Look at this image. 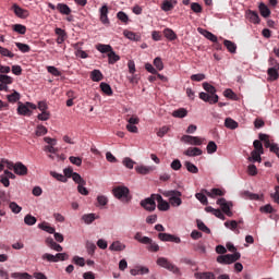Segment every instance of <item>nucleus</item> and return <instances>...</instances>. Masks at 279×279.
Here are the masks:
<instances>
[{
  "instance_id": "f257e3e1",
  "label": "nucleus",
  "mask_w": 279,
  "mask_h": 279,
  "mask_svg": "<svg viewBox=\"0 0 279 279\" xmlns=\"http://www.w3.org/2000/svg\"><path fill=\"white\" fill-rule=\"evenodd\" d=\"M203 88L206 93H199V99L206 101L207 104H218L219 102V95H217V88L210 85L209 83H203Z\"/></svg>"
},
{
  "instance_id": "f03ea898",
  "label": "nucleus",
  "mask_w": 279,
  "mask_h": 279,
  "mask_svg": "<svg viewBox=\"0 0 279 279\" xmlns=\"http://www.w3.org/2000/svg\"><path fill=\"white\" fill-rule=\"evenodd\" d=\"M134 239L135 241H138V243H142L143 245H148V252H160V246L158 245V243L154 242V240H151L149 236H144L143 233L137 232Z\"/></svg>"
},
{
  "instance_id": "7ed1b4c3",
  "label": "nucleus",
  "mask_w": 279,
  "mask_h": 279,
  "mask_svg": "<svg viewBox=\"0 0 279 279\" xmlns=\"http://www.w3.org/2000/svg\"><path fill=\"white\" fill-rule=\"evenodd\" d=\"M156 264L159 267H162V269L171 271L172 274H174V276H182V271L180 270V268L171 263L167 257H158Z\"/></svg>"
},
{
  "instance_id": "20e7f679",
  "label": "nucleus",
  "mask_w": 279,
  "mask_h": 279,
  "mask_svg": "<svg viewBox=\"0 0 279 279\" xmlns=\"http://www.w3.org/2000/svg\"><path fill=\"white\" fill-rule=\"evenodd\" d=\"M241 258V253L235 252L233 254L219 255L217 257V263L220 265H232V263H236Z\"/></svg>"
},
{
  "instance_id": "39448f33",
  "label": "nucleus",
  "mask_w": 279,
  "mask_h": 279,
  "mask_svg": "<svg viewBox=\"0 0 279 279\" xmlns=\"http://www.w3.org/2000/svg\"><path fill=\"white\" fill-rule=\"evenodd\" d=\"M156 197L157 194H151L150 197L141 201L140 206L148 213H154V210H156Z\"/></svg>"
},
{
  "instance_id": "423d86ee",
  "label": "nucleus",
  "mask_w": 279,
  "mask_h": 279,
  "mask_svg": "<svg viewBox=\"0 0 279 279\" xmlns=\"http://www.w3.org/2000/svg\"><path fill=\"white\" fill-rule=\"evenodd\" d=\"M32 110H36V105L32 102H19L17 114L22 117H32Z\"/></svg>"
},
{
  "instance_id": "0eeeda50",
  "label": "nucleus",
  "mask_w": 279,
  "mask_h": 279,
  "mask_svg": "<svg viewBox=\"0 0 279 279\" xmlns=\"http://www.w3.org/2000/svg\"><path fill=\"white\" fill-rule=\"evenodd\" d=\"M113 195L117 199H123L124 202H130V189L126 186H117L113 189Z\"/></svg>"
},
{
  "instance_id": "6e6552de",
  "label": "nucleus",
  "mask_w": 279,
  "mask_h": 279,
  "mask_svg": "<svg viewBox=\"0 0 279 279\" xmlns=\"http://www.w3.org/2000/svg\"><path fill=\"white\" fill-rule=\"evenodd\" d=\"M167 196L170 197L169 202L171 206H174V207L182 206V198H180L182 197V192L178 190H172L167 193Z\"/></svg>"
},
{
  "instance_id": "1a4fd4ad",
  "label": "nucleus",
  "mask_w": 279,
  "mask_h": 279,
  "mask_svg": "<svg viewBox=\"0 0 279 279\" xmlns=\"http://www.w3.org/2000/svg\"><path fill=\"white\" fill-rule=\"evenodd\" d=\"M10 171H14L15 175H27L28 169L23 162H12V167L9 168Z\"/></svg>"
},
{
  "instance_id": "9d476101",
  "label": "nucleus",
  "mask_w": 279,
  "mask_h": 279,
  "mask_svg": "<svg viewBox=\"0 0 279 279\" xmlns=\"http://www.w3.org/2000/svg\"><path fill=\"white\" fill-rule=\"evenodd\" d=\"M181 141L183 143H187V145H194V146H199L204 144V138L199 136H193V135H183L181 137Z\"/></svg>"
},
{
  "instance_id": "9b49d317",
  "label": "nucleus",
  "mask_w": 279,
  "mask_h": 279,
  "mask_svg": "<svg viewBox=\"0 0 279 279\" xmlns=\"http://www.w3.org/2000/svg\"><path fill=\"white\" fill-rule=\"evenodd\" d=\"M44 141L48 144L44 147V151H48L49 154H58V148H56L58 141H56V138L44 137Z\"/></svg>"
},
{
  "instance_id": "f8f14e48",
  "label": "nucleus",
  "mask_w": 279,
  "mask_h": 279,
  "mask_svg": "<svg viewBox=\"0 0 279 279\" xmlns=\"http://www.w3.org/2000/svg\"><path fill=\"white\" fill-rule=\"evenodd\" d=\"M218 206H220L222 213H225V215H227V217H232V210L230 209V207L232 206L231 202L226 201V198H219L217 201Z\"/></svg>"
},
{
  "instance_id": "ddd939ff",
  "label": "nucleus",
  "mask_w": 279,
  "mask_h": 279,
  "mask_svg": "<svg viewBox=\"0 0 279 279\" xmlns=\"http://www.w3.org/2000/svg\"><path fill=\"white\" fill-rule=\"evenodd\" d=\"M158 240L163 242H169V243H182V240L180 239V236L171 233H159Z\"/></svg>"
},
{
  "instance_id": "4468645a",
  "label": "nucleus",
  "mask_w": 279,
  "mask_h": 279,
  "mask_svg": "<svg viewBox=\"0 0 279 279\" xmlns=\"http://www.w3.org/2000/svg\"><path fill=\"white\" fill-rule=\"evenodd\" d=\"M72 178H73V181L76 184H78V186H77L78 193H81V195H88V190H86V187H84V185L86 184V181H84L82 175H73Z\"/></svg>"
},
{
  "instance_id": "2eb2a0df",
  "label": "nucleus",
  "mask_w": 279,
  "mask_h": 279,
  "mask_svg": "<svg viewBox=\"0 0 279 279\" xmlns=\"http://www.w3.org/2000/svg\"><path fill=\"white\" fill-rule=\"evenodd\" d=\"M156 202L158 203L157 208L158 210L167 211L170 208V205L165 198H162V195L157 194Z\"/></svg>"
},
{
  "instance_id": "dca6fc26",
  "label": "nucleus",
  "mask_w": 279,
  "mask_h": 279,
  "mask_svg": "<svg viewBox=\"0 0 279 279\" xmlns=\"http://www.w3.org/2000/svg\"><path fill=\"white\" fill-rule=\"evenodd\" d=\"M100 22L102 25H110V19H108V5H102L99 10Z\"/></svg>"
},
{
  "instance_id": "f3484780",
  "label": "nucleus",
  "mask_w": 279,
  "mask_h": 279,
  "mask_svg": "<svg viewBox=\"0 0 279 279\" xmlns=\"http://www.w3.org/2000/svg\"><path fill=\"white\" fill-rule=\"evenodd\" d=\"M154 169L156 168L151 166H143V165L135 167L136 173H140L141 175H147L149 173H154Z\"/></svg>"
},
{
  "instance_id": "a211bd4d",
  "label": "nucleus",
  "mask_w": 279,
  "mask_h": 279,
  "mask_svg": "<svg viewBox=\"0 0 279 279\" xmlns=\"http://www.w3.org/2000/svg\"><path fill=\"white\" fill-rule=\"evenodd\" d=\"M13 12L20 19H27V16H29V11L19 7L17 4H13Z\"/></svg>"
},
{
  "instance_id": "6ab92c4d",
  "label": "nucleus",
  "mask_w": 279,
  "mask_h": 279,
  "mask_svg": "<svg viewBox=\"0 0 279 279\" xmlns=\"http://www.w3.org/2000/svg\"><path fill=\"white\" fill-rule=\"evenodd\" d=\"M246 17L251 23H254V25H258L260 23V16H258V12L248 10L246 12Z\"/></svg>"
},
{
  "instance_id": "aec40b11",
  "label": "nucleus",
  "mask_w": 279,
  "mask_h": 279,
  "mask_svg": "<svg viewBox=\"0 0 279 279\" xmlns=\"http://www.w3.org/2000/svg\"><path fill=\"white\" fill-rule=\"evenodd\" d=\"M206 196L207 197H223V195H226V191L221 190V189H211V191H205Z\"/></svg>"
},
{
  "instance_id": "412c9836",
  "label": "nucleus",
  "mask_w": 279,
  "mask_h": 279,
  "mask_svg": "<svg viewBox=\"0 0 279 279\" xmlns=\"http://www.w3.org/2000/svg\"><path fill=\"white\" fill-rule=\"evenodd\" d=\"M177 4V0H165L161 4V10H163V12H171Z\"/></svg>"
},
{
  "instance_id": "4be33fe9",
  "label": "nucleus",
  "mask_w": 279,
  "mask_h": 279,
  "mask_svg": "<svg viewBox=\"0 0 279 279\" xmlns=\"http://www.w3.org/2000/svg\"><path fill=\"white\" fill-rule=\"evenodd\" d=\"M123 36H125V38H128L129 40H134L135 43H141V34H138V33H134L132 31L125 29L123 32Z\"/></svg>"
},
{
  "instance_id": "5701e85b",
  "label": "nucleus",
  "mask_w": 279,
  "mask_h": 279,
  "mask_svg": "<svg viewBox=\"0 0 279 279\" xmlns=\"http://www.w3.org/2000/svg\"><path fill=\"white\" fill-rule=\"evenodd\" d=\"M268 81L276 82L279 78V69L278 68H268L267 70Z\"/></svg>"
},
{
  "instance_id": "b1692460",
  "label": "nucleus",
  "mask_w": 279,
  "mask_h": 279,
  "mask_svg": "<svg viewBox=\"0 0 279 279\" xmlns=\"http://www.w3.org/2000/svg\"><path fill=\"white\" fill-rule=\"evenodd\" d=\"M202 154H204V151H202V149L197 147H189L184 151V156H190V157L202 156Z\"/></svg>"
},
{
  "instance_id": "393cba45",
  "label": "nucleus",
  "mask_w": 279,
  "mask_h": 279,
  "mask_svg": "<svg viewBox=\"0 0 279 279\" xmlns=\"http://www.w3.org/2000/svg\"><path fill=\"white\" fill-rule=\"evenodd\" d=\"M258 8H259L260 15L264 19H269V16H271V10H269V7H267L265 3L260 2Z\"/></svg>"
},
{
  "instance_id": "a878e982",
  "label": "nucleus",
  "mask_w": 279,
  "mask_h": 279,
  "mask_svg": "<svg viewBox=\"0 0 279 279\" xmlns=\"http://www.w3.org/2000/svg\"><path fill=\"white\" fill-rule=\"evenodd\" d=\"M198 33L205 36L207 40H210L211 43H217V36L204 28H198Z\"/></svg>"
},
{
  "instance_id": "bb28decb",
  "label": "nucleus",
  "mask_w": 279,
  "mask_h": 279,
  "mask_svg": "<svg viewBox=\"0 0 279 279\" xmlns=\"http://www.w3.org/2000/svg\"><path fill=\"white\" fill-rule=\"evenodd\" d=\"M96 49L100 53H107V54L110 53L111 51H113L112 46L106 45V44H98L96 46Z\"/></svg>"
},
{
  "instance_id": "cd10ccee",
  "label": "nucleus",
  "mask_w": 279,
  "mask_h": 279,
  "mask_svg": "<svg viewBox=\"0 0 279 279\" xmlns=\"http://www.w3.org/2000/svg\"><path fill=\"white\" fill-rule=\"evenodd\" d=\"M39 230H44V232H48V234L56 233V228L48 225V222H41L38 225Z\"/></svg>"
},
{
  "instance_id": "c85d7f7f",
  "label": "nucleus",
  "mask_w": 279,
  "mask_h": 279,
  "mask_svg": "<svg viewBox=\"0 0 279 279\" xmlns=\"http://www.w3.org/2000/svg\"><path fill=\"white\" fill-rule=\"evenodd\" d=\"M57 10L60 12V14H64L65 16H69L71 14V8L64 3H58L57 4Z\"/></svg>"
},
{
  "instance_id": "c756f323",
  "label": "nucleus",
  "mask_w": 279,
  "mask_h": 279,
  "mask_svg": "<svg viewBox=\"0 0 279 279\" xmlns=\"http://www.w3.org/2000/svg\"><path fill=\"white\" fill-rule=\"evenodd\" d=\"M225 128H228V130H236V128H239V122L234 121L232 118H227L225 120Z\"/></svg>"
},
{
  "instance_id": "7c9ffc66",
  "label": "nucleus",
  "mask_w": 279,
  "mask_h": 279,
  "mask_svg": "<svg viewBox=\"0 0 279 279\" xmlns=\"http://www.w3.org/2000/svg\"><path fill=\"white\" fill-rule=\"evenodd\" d=\"M241 196L244 198V199H254L255 202H258V199H260V196L258 194H254L250 191H244L241 193Z\"/></svg>"
},
{
  "instance_id": "2f4dec72",
  "label": "nucleus",
  "mask_w": 279,
  "mask_h": 279,
  "mask_svg": "<svg viewBox=\"0 0 279 279\" xmlns=\"http://www.w3.org/2000/svg\"><path fill=\"white\" fill-rule=\"evenodd\" d=\"M258 138L264 143V147H266V149H271V145L274 144H271V142L269 141V135L260 133L258 135Z\"/></svg>"
},
{
  "instance_id": "473e14b6",
  "label": "nucleus",
  "mask_w": 279,
  "mask_h": 279,
  "mask_svg": "<svg viewBox=\"0 0 279 279\" xmlns=\"http://www.w3.org/2000/svg\"><path fill=\"white\" fill-rule=\"evenodd\" d=\"M90 80L93 82H101V80H104V74L99 70H93L90 72Z\"/></svg>"
},
{
  "instance_id": "72a5a7b5",
  "label": "nucleus",
  "mask_w": 279,
  "mask_h": 279,
  "mask_svg": "<svg viewBox=\"0 0 279 279\" xmlns=\"http://www.w3.org/2000/svg\"><path fill=\"white\" fill-rule=\"evenodd\" d=\"M223 45L230 53H236V44H234V41H230L228 39H225Z\"/></svg>"
},
{
  "instance_id": "f704fd0d",
  "label": "nucleus",
  "mask_w": 279,
  "mask_h": 279,
  "mask_svg": "<svg viewBox=\"0 0 279 279\" xmlns=\"http://www.w3.org/2000/svg\"><path fill=\"white\" fill-rule=\"evenodd\" d=\"M46 243H48L49 247H51V250H54V252H62L63 247L62 245L56 243V241H53V239H47Z\"/></svg>"
},
{
  "instance_id": "c9c22d12",
  "label": "nucleus",
  "mask_w": 279,
  "mask_h": 279,
  "mask_svg": "<svg viewBox=\"0 0 279 279\" xmlns=\"http://www.w3.org/2000/svg\"><path fill=\"white\" fill-rule=\"evenodd\" d=\"M163 36L168 40H175L178 38V35L175 34V32H173V29H171V28H165Z\"/></svg>"
},
{
  "instance_id": "e433bc0d",
  "label": "nucleus",
  "mask_w": 279,
  "mask_h": 279,
  "mask_svg": "<svg viewBox=\"0 0 279 279\" xmlns=\"http://www.w3.org/2000/svg\"><path fill=\"white\" fill-rule=\"evenodd\" d=\"M109 250H111L112 252H123V250H125V245L117 241L109 246Z\"/></svg>"
},
{
  "instance_id": "4c0bfd02",
  "label": "nucleus",
  "mask_w": 279,
  "mask_h": 279,
  "mask_svg": "<svg viewBox=\"0 0 279 279\" xmlns=\"http://www.w3.org/2000/svg\"><path fill=\"white\" fill-rule=\"evenodd\" d=\"M107 56H108L109 64H117V62L121 60V57H119V54H117L114 50H111L110 53H108Z\"/></svg>"
},
{
  "instance_id": "58836bf2",
  "label": "nucleus",
  "mask_w": 279,
  "mask_h": 279,
  "mask_svg": "<svg viewBox=\"0 0 279 279\" xmlns=\"http://www.w3.org/2000/svg\"><path fill=\"white\" fill-rule=\"evenodd\" d=\"M194 278H196V279H215V274H213V272H195Z\"/></svg>"
},
{
  "instance_id": "ea45409f",
  "label": "nucleus",
  "mask_w": 279,
  "mask_h": 279,
  "mask_svg": "<svg viewBox=\"0 0 279 279\" xmlns=\"http://www.w3.org/2000/svg\"><path fill=\"white\" fill-rule=\"evenodd\" d=\"M186 114H189V111L184 108H180L172 112V117H175L177 119H184V117H186Z\"/></svg>"
},
{
  "instance_id": "a19ab883",
  "label": "nucleus",
  "mask_w": 279,
  "mask_h": 279,
  "mask_svg": "<svg viewBox=\"0 0 279 279\" xmlns=\"http://www.w3.org/2000/svg\"><path fill=\"white\" fill-rule=\"evenodd\" d=\"M36 221H38V219H36V217L32 216V214H28L24 217V223L26 226H36Z\"/></svg>"
},
{
  "instance_id": "79ce46f5",
  "label": "nucleus",
  "mask_w": 279,
  "mask_h": 279,
  "mask_svg": "<svg viewBox=\"0 0 279 279\" xmlns=\"http://www.w3.org/2000/svg\"><path fill=\"white\" fill-rule=\"evenodd\" d=\"M7 98H8V101H10V104H16V101L21 99V94L14 90L12 94L8 95Z\"/></svg>"
},
{
  "instance_id": "37998d69",
  "label": "nucleus",
  "mask_w": 279,
  "mask_h": 279,
  "mask_svg": "<svg viewBox=\"0 0 279 279\" xmlns=\"http://www.w3.org/2000/svg\"><path fill=\"white\" fill-rule=\"evenodd\" d=\"M100 90H102L105 95H108V97L112 95V87H110L108 83H100Z\"/></svg>"
},
{
  "instance_id": "c03bdc74",
  "label": "nucleus",
  "mask_w": 279,
  "mask_h": 279,
  "mask_svg": "<svg viewBox=\"0 0 279 279\" xmlns=\"http://www.w3.org/2000/svg\"><path fill=\"white\" fill-rule=\"evenodd\" d=\"M15 47L22 51V53H29L32 51V48L27 44L23 43H16Z\"/></svg>"
},
{
  "instance_id": "a18cd8bd",
  "label": "nucleus",
  "mask_w": 279,
  "mask_h": 279,
  "mask_svg": "<svg viewBox=\"0 0 279 279\" xmlns=\"http://www.w3.org/2000/svg\"><path fill=\"white\" fill-rule=\"evenodd\" d=\"M9 208L12 213H14V215H19V213H21V210H23V207L19 206V204H16V202L9 203Z\"/></svg>"
},
{
  "instance_id": "49530a36",
  "label": "nucleus",
  "mask_w": 279,
  "mask_h": 279,
  "mask_svg": "<svg viewBox=\"0 0 279 279\" xmlns=\"http://www.w3.org/2000/svg\"><path fill=\"white\" fill-rule=\"evenodd\" d=\"M122 165L126 168V169H134V165H136V161L132 160V158L130 157H125L122 160Z\"/></svg>"
},
{
  "instance_id": "de8ad7c7",
  "label": "nucleus",
  "mask_w": 279,
  "mask_h": 279,
  "mask_svg": "<svg viewBox=\"0 0 279 279\" xmlns=\"http://www.w3.org/2000/svg\"><path fill=\"white\" fill-rule=\"evenodd\" d=\"M11 278L15 279H32V275L27 272H13L11 274Z\"/></svg>"
},
{
  "instance_id": "09e8293b",
  "label": "nucleus",
  "mask_w": 279,
  "mask_h": 279,
  "mask_svg": "<svg viewBox=\"0 0 279 279\" xmlns=\"http://www.w3.org/2000/svg\"><path fill=\"white\" fill-rule=\"evenodd\" d=\"M13 82L14 78H12V76L0 74V84H4V86H8V84H12Z\"/></svg>"
},
{
  "instance_id": "8fccbe9b",
  "label": "nucleus",
  "mask_w": 279,
  "mask_h": 279,
  "mask_svg": "<svg viewBox=\"0 0 279 279\" xmlns=\"http://www.w3.org/2000/svg\"><path fill=\"white\" fill-rule=\"evenodd\" d=\"M82 219L85 223L90 225L93 221H95L97 218L95 217V214H85L82 216Z\"/></svg>"
},
{
  "instance_id": "3c124183",
  "label": "nucleus",
  "mask_w": 279,
  "mask_h": 279,
  "mask_svg": "<svg viewBox=\"0 0 279 279\" xmlns=\"http://www.w3.org/2000/svg\"><path fill=\"white\" fill-rule=\"evenodd\" d=\"M47 71L51 75H54V77H60L62 75V72H60V70H58V68H56L53 65L47 66Z\"/></svg>"
},
{
  "instance_id": "603ef678",
  "label": "nucleus",
  "mask_w": 279,
  "mask_h": 279,
  "mask_svg": "<svg viewBox=\"0 0 279 279\" xmlns=\"http://www.w3.org/2000/svg\"><path fill=\"white\" fill-rule=\"evenodd\" d=\"M254 150L253 151H258L259 154H265V149L263 148V143L260 141L255 140L253 143Z\"/></svg>"
},
{
  "instance_id": "864d4df0",
  "label": "nucleus",
  "mask_w": 279,
  "mask_h": 279,
  "mask_svg": "<svg viewBox=\"0 0 279 279\" xmlns=\"http://www.w3.org/2000/svg\"><path fill=\"white\" fill-rule=\"evenodd\" d=\"M41 259L47 260V263H58V259H56V255L49 253H45L41 256Z\"/></svg>"
},
{
  "instance_id": "5fc2aeb1",
  "label": "nucleus",
  "mask_w": 279,
  "mask_h": 279,
  "mask_svg": "<svg viewBox=\"0 0 279 279\" xmlns=\"http://www.w3.org/2000/svg\"><path fill=\"white\" fill-rule=\"evenodd\" d=\"M154 66H156L157 71H162V69H165V63H162V59L160 57L154 59Z\"/></svg>"
},
{
  "instance_id": "6e6d98bb",
  "label": "nucleus",
  "mask_w": 279,
  "mask_h": 279,
  "mask_svg": "<svg viewBox=\"0 0 279 279\" xmlns=\"http://www.w3.org/2000/svg\"><path fill=\"white\" fill-rule=\"evenodd\" d=\"M197 228L202 232H205V234H210V229L207 228L206 223H204L202 220H197Z\"/></svg>"
},
{
  "instance_id": "4d7b16f0",
  "label": "nucleus",
  "mask_w": 279,
  "mask_h": 279,
  "mask_svg": "<svg viewBox=\"0 0 279 279\" xmlns=\"http://www.w3.org/2000/svg\"><path fill=\"white\" fill-rule=\"evenodd\" d=\"M72 263H74V265H78V267H84L86 265V260L84 259V257L80 256H74L72 258Z\"/></svg>"
},
{
  "instance_id": "13d9d810",
  "label": "nucleus",
  "mask_w": 279,
  "mask_h": 279,
  "mask_svg": "<svg viewBox=\"0 0 279 279\" xmlns=\"http://www.w3.org/2000/svg\"><path fill=\"white\" fill-rule=\"evenodd\" d=\"M265 154V153H259L257 150H253L251 153V157L248 158V160H253L254 162H260V155Z\"/></svg>"
},
{
  "instance_id": "bf43d9fd",
  "label": "nucleus",
  "mask_w": 279,
  "mask_h": 279,
  "mask_svg": "<svg viewBox=\"0 0 279 279\" xmlns=\"http://www.w3.org/2000/svg\"><path fill=\"white\" fill-rule=\"evenodd\" d=\"M225 227L229 228V230H232L234 232V230L239 228V222H236V220L226 221Z\"/></svg>"
},
{
  "instance_id": "052dcab7",
  "label": "nucleus",
  "mask_w": 279,
  "mask_h": 279,
  "mask_svg": "<svg viewBox=\"0 0 279 279\" xmlns=\"http://www.w3.org/2000/svg\"><path fill=\"white\" fill-rule=\"evenodd\" d=\"M194 252H198L199 254H206V246L202 242L194 244Z\"/></svg>"
},
{
  "instance_id": "680f3d73",
  "label": "nucleus",
  "mask_w": 279,
  "mask_h": 279,
  "mask_svg": "<svg viewBox=\"0 0 279 279\" xmlns=\"http://www.w3.org/2000/svg\"><path fill=\"white\" fill-rule=\"evenodd\" d=\"M13 29L17 33V34H26L27 32V27H25V25L23 24H15L13 26Z\"/></svg>"
},
{
  "instance_id": "e2e57ef3",
  "label": "nucleus",
  "mask_w": 279,
  "mask_h": 279,
  "mask_svg": "<svg viewBox=\"0 0 279 279\" xmlns=\"http://www.w3.org/2000/svg\"><path fill=\"white\" fill-rule=\"evenodd\" d=\"M9 169L10 170V167H12V161L8 160V159H1L0 160V171H3V169Z\"/></svg>"
},
{
  "instance_id": "0e129e2a",
  "label": "nucleus",
  "mask_w": 279,
  "mask_h": 279,
  "mask_svg": "<svg viewBox=\"0 0 279 279\" xmlns=\"http://www.w3.org/2000/svg\"><path fill=\"white\" fill-rule=\"evenodd\" d=\"M217 151V144L214 141H210L207 144V154H215Z\"/></svg>"
},
{
  "instance_id": "69168bd1",
  "label": "nucleus",
  "mask_w": 279,
  "mask_h": 279,
  "mask_svg": "<svg viewBox=\"0 0 279 279\" xmlns=\"http://www.w3.org/2000/svg\"><path fill=\"white\" fill-rule=\"evenodd\" d=\"M185 167L190 173H197V171H199V169H197L191 161H186Z\"/></svg>"
},
{
  "instance_id": "338daca9",
  "label": "nucleus",
  "mask_w": 279,
  "mask_h": 279,
  "mask_svg": "<svg viewBox=\"0 0 279 279\" xmlns=\"http://www.w3.org/2000/svg\"><path fill=\"white\" fill-rule=\"evenodd\" d=\"M35 134L36 136H45V134H47V129L45 128V125H38Z\"/></svg>"
},
{
  "instance_id": "774afa93",
  "label": "nucleus",
  "mask_w": 279,
  "mask_h": 279,
  "mask_svg": "<svg viewBox=\"0 0 279 279\" xmlns=\"http://www.w3.org/2000/svg\"><path fill=\"white\" fill-rule=\"evenodd\" d=\"M271 198L276 204H279V185L275 186V193L271 194Z\"/></svg>"
}]
</instances>
